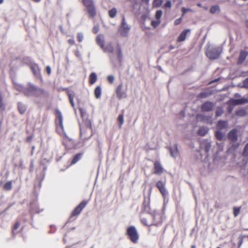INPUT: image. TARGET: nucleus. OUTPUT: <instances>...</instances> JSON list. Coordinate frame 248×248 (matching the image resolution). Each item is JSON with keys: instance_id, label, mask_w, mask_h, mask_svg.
Returning a JSON list of instances; mask_svg holds the SVG:
<instances>
[{"instance_id": "21", "label": "nucleus", "mask_w": 248, "mask_h": 248, "mask_svg": "<svg viewBox=\"0 0 248 248\" xmlns=\"http://www.w3.org/2000/svg\"><path fill=\"white\" fill-rule=\"evenodd\" d=\"M45 93H46V92L44 89L35 86V90H34V93L33 96H34L36 97H41V96H43L45 95Z\"/></svg>"}, {"instance_id": "47", "label": "nucleus", "mask_w": 248, "mask_h": 248, "mask_svg": "<svg viewBox=\"0 0 248 248\" xmlns=\"http://www.w3.org/2000/svg\"><path fill=\"white\" fill-rule=\"evenodd\" d=\"M172 4L170 0H168L166 1V2L164 4L163 7L164 8H170L171 7Z\"/></svg>"}, {"instance_id": "30", "label": "nucleus", "mask_w": 248, "mask_h": 248, "mask_svg": "<svg viewBox=\"0 0 248 248\" xmlns=\"http://www.w3.org/2000/svg\"><path fill=\"white\" fill-rule=\"evenodd\" d=\"M96 42H97V44L98 45H99V46L102 48H104L105 43H104V39L103 38H102L101 36L98 35L96 37Z\"/></svg>"}, {"instance_id": "10", "label": "nucleus", "mask_w": 248, "mask_h": 248, "mask_svg": "<svg viewBox=\"0 0 248 248\" xmlns=\"http://www.w3.org/2000/svg\"><path fill=\"white\" fill-rule=\"evenodd\" d=\"M156 186L163 197H165L168 194V192L165 188V182L158 181L156 184Z\"/></svg>"}, {"instance_id": "51", "label": "nucleus", "mask_w": 248, "mask_h": 248, "mask_svg": "<svg viewBox=\"0 0 248 248\" xmlns=\"http://www.w3.org/2000/svg\"><path fill=\"white\" fill-rule=\"evenodd\" d=\"M4 109V105L3 104L2 97L1 95L0 94V109Z\"/></svg>"}, {"instance_id": "45", "label": "nucleus", "mask_w": 248, "mask_h": 248, "mask_svg": "<svg viewBox=\"0 0 248 248\" xmlns=\"http://www.w3.org/2000/svg\"><path fill=\"white\" fill-rule=\"evenodd\" d=\"M160 23H161V21H159V20H157L156 21L153 20L151 22V25L154 28H156L160 24Z\"/></svg>"}, {"instance_id": "1", "label": "nucleus", "mask_w": 248, "mask_h": 248, "mask_svg": "<svg viewBox=\"0 0 248 248\" xmlns=\"http://www.w3.org/2000/svg\"><path fill=\"white\" fill-rule=\"evenodd\" d=\"M82 2L84 6L86 11L90 18H94L96 16V8L93 0H82Z\"/></svg>"}, {"instance_id": "48", "label": "nucleus", "mask_w": 248, "mask_h": 248, "mask_svg": "<svg viewBox=\"0 0 248 248\" xmlns=\"http://www.w3.org/2000/svg\"><path fill=\"white\" fill-rule=\"evenodd\" d=\"M107 80L110 84H112L114 80V78L112 75L108 76L107 77Z\"/></svg>"}, {"instance_id": "35", "label": "nucleus", "mask_w": 248, "mask_h": 248, "mask_svg": "<svg viewBox=\"0 0 248 248\" xmlns=\"http://www.w3.org/2000/svg\"><path fill=\"white\" fill-rule=\"evenodd\" d=\"M220 8L217 5H213L210 9V12L212 14H215L217 12H219Z\"/></svg>"}, {"instance_id": "61", "label": "nucleus", "mask_w": 248, "mask_h": 248, "mask_svg": "<svg viewBox=\"0 0 248 248\" xmlns=\"http://www.w3.org/2000/svg\"><path fill=\"white\" fill-rule=\"evenodd\" d=\"M143 2L148 3L150 0H141Z\"/></svg>"}, {"instance_id": "42", "label": "nucleus", "mask_w": 248, "mask_h": 248, "mask_svg": "<svg viewBox=\"0 0 248 248\" xmlns=\"http://www.w3.org/2000/svg\"><path fill=\"white\" fill-rule=\"evenodd\" d=\"M103 49L105 51L111 53H113V47L111 45H108L105 48L104 47Z\"/></svg>"}, {"instance_id": "17", "label": "nucleus", "mask_w": 248, "mask_h": 248, "mask_svg": "<svg viewBox=\"0 0 248 248\" xmlns=\"http://www.w3.org/2000/svg\"><path fill=\"white\" fill-rule=\"evenodd\" d=\"M228 139L232 142H235L237 140L238 136L236 129H233L229 132Z\"/></svg>"}, {"instance_id": "4", "label": "nucleus", "mask_w": 248, "mask_h": 248, "mask_svg": "<svg viewBox=\"0 0 248 248\" xmlns=\"http://www.w3.org/2000/svg\"><path fill=\"white\" fill-rule=\"evenodd\" d=\"M153 216L151 213L141 214L140 220L141 223L145 226H152L153 223Z\"/></svg>"}, {"instance_id": "63", "label": "nucleus", "mask_w": 248, "mask_h": 248, "mask_svg": "<svg viewBox=\"0 0 248 248\" xmlns=\"http://www.w3.org/2000/svg\"><path fill=\"white\" fill-rule=\"evenodd\" d=\"M239 144H237L234 147L235 148H237L239 146Z\"/></svg>"}, {"instance_id": "38", "label": "nucleus", "mask_w": 248, "mask_h": 248, "mask_svg": "<svg viewBox=\"0 0 248 248\" xmlns=\"http://www.w3.org/2000/svg\"><path fill=\"white\" fill-rule=\"evenodd\" d=\"M68 98L69 100V102H70L71 106H72L73 108H74V107H75V104L74 102V98L75 96L74 94L72 93H68Z\"/></svg>"}, {"instance_id": "56", "label": "nucleus", "mask_w": 248, "mask_h": 248, "mask_svg": "<svg viewBox=\"0 0 248 248\" xmlns=\"http://www.w3.org/2000/svg\"><path fill=\"white\" fill-rule=\"evenodd\" d=\"M32 138H33L32 136H28L26 139V141L27 142H30L31 141Z\"/></svg>"}, {"instance_id": "33", "label": "nucleus", "mask_w": 248, "mask_h": 248, "mask_svg": "<svg viewBox=\"0 0 248 248\" xmlns=\"http://www.w3.org/2000/svg\"><path fill=\"white\" fill-rule=\"evenodd\" d=\"M235 114L236 116L243 117L246 115L247 112L245 109H239L235 111Z\"/></svg>"}, {"instance_id": "34", "label": "nucleus", "mask_w": 248, "mask_h": 248, "mask_svg": "<svg viewBox=\"0 0 248 248\" xmlns=\"http://www.w3.org/2000/svg\"><path fill=\"white\" fill-rule=\"evenodd\" d=\"M124 113L120 114L118 117L117 121L119 123V128H121L122 125L124 123Z\"/></svg>"}, {"instance_id": "24", "label": "nucleus", "mask_w": 248, "mask_h": 248, "mask_svg": "<svg viewBox=\"0 0 248 248\" xmlns=\"http://www.w3.org/2000/svg\"><path fill=\"white\" fill-rule=\"evenodd\" d=\"M213 93L211 91H207L201 93L197 96L200 99L205 98L212 94Z\"/></svg>"}, {"instance_id": "12", "label": "nucleus", "mask_w": 248, "mask_h": 248, "mask_svg": "<svg viewBox=\"0 0 248 248\" xmlns=\"http://www.w3.org/2000/svg\"><path fill=\"white\" fill-rule=\"evenodd\" d=\"M35 85L30 84L28 87L25 88L23 91L24 94L26 96H31L34 95V90L35 88Z\"/></svg>"}, {"instance_id": "7", "label": "nucleus", "mask_w": 248, "mask_h": 248, "mask_svg": "<svg viewBox=\"0 0 248 248\" xmlns=\"http://www.w3.org/2000/svg\"><path fill=\"white\" fill-rule=\"evenodd\" d=\"M86 131H90L91 133H92V123L89 119L84 120L83 125L80 127V133L81 134H84Z\"/></svg>"}, {"instance_id": "64", "label": "nucleus", "mask_w": 248, "mask_h": 248, "mask_svg": "<svg viewBox=\"0 0 248 248\" xmlns=\"http://www.w3.org/2000/svg\"><path fill=\"white\" fill-rule=\"evenodd\" d=\"M197 6H199V7H201V4L200 3H198L197 4Z\"/></svg>"}, {"instance_id": "16", "label": "nucleus", "mask_w": 248, "mask_h": 248, "mask_svg": "<svg viewBox=\"0 0 248 248\" xmlns=\"http://www.w3.org/2000/svg\"><path fill=\"white\" fill-rule=\"evenodd\" d=\"M154 173L155 174H161L164 171V169L158 161H155L154 163Z\"/></svg>"}, {"instance_id": "26", "label": "nucleus", "mask_w": 248, "mask_h": 248, "mask_svg": "<svg viewBox=\"0 0 248 248\" xmlns=\"http://www.w3.org/2000/svg\"><path fill=\"white\" fill-rule=\"evenodd\" d=\"M82 155V153H78L76 154L73 157L71 162V165H74L79 160Z\"/></svg>"}, {"instance_id": "15", "label": "nucleus", "mask_w": 248, "mask_h": 248, "mask_svg": "<svg viewBox=\"0 0 248 248\" xmlns=\"http://www.w3.org/2000/svg\"><path fill=\"white\" fill-rule=\"evenodd\" d=\"M116 93L117 97L119 99H121L123 98L126 97L127 95L126 93L123 90V84H119L116 90Z\"/></svg>"}, {"instance_id": "54", "label": "nucleus", "mask_w": 248, "mask_h": 248, "mask_svg": "<svg viewBox=\"0 0 248 248\" xmlns=\"http://www.w3.org/2000/svg\"><path fill=\"white\" fill-rule=\"evenodd\" d=\"M243 87L246 88H248V78L244 80Z\"/></svg>"}, {"instance_id": "20", "label": "nucleus", "mask_w": 248, "mask_h": 248, "mask_svg": "<svg viewBox=\"0 0 248 248\" xmlns=\"http://www.w3.org/2000/svg\"><path fill=\"white\" fill-rule=\"evenodd\" d=\"M248 54V52H247L246 51L241 50L240 53L237 63L238 64H241L242 63H243L246 59Z\"/></svg>"}, {"instance_id": "18", "label": "nucleus", "mask_w": 248, "mask_h": 248, "mask_svg": "<svg viewBox=\"0 0 248 248\" xmlns=\"http://www.w3.org/2000/svg\"><path fill=\"white\" fill-rule=\"evenodd\" d=\"M190 29H185L179 35L178 37L177 38V41L178 42H183L185 40L187 34L188 33L190 32Z\"/></svg>"}, {"instance_id": "29", "label": "nucleus", "mask_w": 248, "mask_h": 248, "mask_svg": "<svg viewBox=\"0 0 248 248\" xmlns=\"http://www.w3.org/2000/svg\"><path fill=\"white\" fill-rule=\"evenodd\" d=\"M215 135L217 139L220 141L223 140L224 137V134L219 130L216 131Z\"/></svg>"}, {"instance_id": "49", "label": "nucleus", "mask_w": 248, "mask_h": 248, "mask_svg": "<svg viewBox=\"0 0 248 248\" xmlns=\"http://www.w3.org/2000/svg\"><path fill=\"white\" fill-rule=\"evenodd\" d=\"M182 10V17H184V15H185V14L187 12H188V11H191V10L190 9H189V8H186L185 7H183L181 9Z\"/></svg>"}, {"instance_id": "43", "label": "nucleus", "mask_w": 248, "mask_h": 248, "mask_svg": "<svg viewBox=\"0 0 248 248\" xmlns=\"http://www.w3.org/2000/svg\"><path fill=\"white\" fill-rule=\"evenodd\" d=\"M223 113L222 108L218 107L216 111V115L217 117L221 116Z\"/></svg>"}, {"instance_id": "11", "label": "nucleus", "mask_w": 248, "mask_h": 248, "mask_svg": "<svg viewBox=\"0 0 248 248\" xmlns=\"http://www.w3.org/2000/svg\"><path fill=\"white\" fill-rule=\"evenodd\" d=\"M153 216V225L158 226L162 223L163 221L162 215L158 213L152 214Z\"/></svg>"}, {"instance_id": "19", "label": "nucleus", "mask_w": 248, "mask_h": 248, "mask_svg": "<svg viewBox=\"0 0 248 248\" xmlns=\"http://www.w3.org/2000/svg\"><path fill=\"white\" fill-rule=\"evenodd\" d=\"M17 105L19 113L21 115L24 114L27 110V106L21 102H18Z\"/></svg>"}, {"instance_id": "3", "label": "nucleus", "mask_w": 248, "mask_h": 248, "mask_svg": "<svg viewBox=\"0 0 248 248\" xmlns=\"http://www.w3.org/2000/svg\"><path fill=\"white\" fill-rule=\"evenodd\" d=\"M126 234L132 243L136 244L138 242L139 236L135 226H130L128 227L127 228Z\"/></svg>"}, {"instance_id": "25", "label": "nucleus", "mask_w": 248, "mask_h": 248, "mask_svg": "<svg viewBox=\"0 0 248 248\" xmlns=\"http://www.w3.org/2000/svg\"><path fill=\"white\" fill-rule=\"evenodd\" d=\"M97 80V77L96 74L94 72L91 73L89 77V84L91 85H93L95 83Z\"/></svg>"}, {"instance_id": "9", "label": "nucleus", "mask_w": 248, "mask_h": 248, "mask_svg": "<svg viewBox=\"0 0 248 248\" xmlns=\"http://www.w3.org/2000/svg\"><path fill=\"white\" fill-rule=\"evenodd\" d=\"M206 54L210 59L215 60L219 57L220 53L217 48H213L208 50Z\"/></svg>"}, {"instance_id": "41", "label": "nucleus", "mask_w": 248, "mask_h": 248, "mask_svg": "<svg viewBox=\"0 0 248 248\" xmlns=\"http://www.w3.org/2000/svg\"><path fill=\"white\" fill-rule=\"evenodd\" d=\"M15 89L20 92H22L23 93L24 89H25L21 85L16 84L14 86Z\"/></svg>"}, {"instance_id": "28", "label": "nucleus", "mask_w": 248, "mask_h": 248, "mask_svg": "<svg viewBox=\"0 0 248 248\" xmlns=\"http://www.w3.org/2000/svg\"><path fill=\"white\" fill-rule=\"evenodd\" d=\"M3 189L5 191H9L12 189V181H10L6 182L3 186Z\"/></svg>"}, {"instance_id": "62", "label": "nucleus", "mask_w": 248, "mask_h": 248, "mask_svg": "<svg viewBox=\"0 0 248 248\" xmlns=\"http://www.w3.org/2000/svg\"><path fill=\"white\" fill-rule=\"evenodd\" d=\"M4 1V0H0V4H2Z\"/></svg>"}, {"instance_id": "57", "label": "nucleus", "mask_w": 248, "mask_h": 248, "mask_svg": "<svg viewBox=\"0 0 248 248\" xmlns=\"http://www.w3.org/2000/svg\"><path fill=\"white\" fill-rule=\"evenodd\" d=\"M46 72L48 75H50L51 72V68L49 66H47L46 68Z\"/></svg>"}, {"instance_id": "46", "label": "nucleus", "mask_w": 248, "mask_h": 248, "mask_svg": "<svg viewBox=\"0 0 248 248\" xmlns=\"http://www.w3.org/2000/svg\"><path fill=\"white\" fill-rule=\"evenodd\" d=\"M243 155L244 156H248V143L245 145L243 151Z\"/></svg>"}, {"instance_id": "14", "label": "nucleus", "mask_w": 248, "mask_h": 248, "mask_svg": "<svg viewBox=\"0 0 248 248\" xmlns=\"http://www.w3.org/2000/svg\"><path fill=\"white\" fill-rule=\"evenodd\" d=\"M30 68L33 75L37 78H41V69L37 64H32L30 66Z\"/></svg>"}, {"instance_id": "53", "label": "nucleus", "mask_w": 248, "mask_h": 248, "mask_svg": "<svg viewBox=\"0 0 248 248\" xmlns=\"http://www.w3.org/2000/svg\"><path fill=\"white\" fill-rule=\"evenodd\" d=\"M238 104H244L247 102V100L244 98L236 100Z\"/></svg>"}, {"instance_id": "27", "label": "nucleus", "mask_w": 248, "mask_h": 248, "mask_svg": "<svg viewBox=\"0 0 248 248\" xmlns=\"http://www.w3.org/2000/svg\"><path fill=\"white\" fill-rule=\"evenodd\" d=\"M208 131V129L205 127H200L198 131V134L200 136H204Z\"/></svg>"}, {"instance_id": "39", "label": "nucleus", "mask_w": 248, "mask_h": 248, "mask_svg": "<svg viewBox=\"0 0 248 248\" xmlns=\"http://www.w3.org/2000/svg\"><path fill=\"white\" fill-rule=\"evenodd\" d=\"M162 0H154L153 2V6L154 7H159L162 4Z\"/></svg>"}, {"instance_id": "59", "label": "nucleus", "mask_w": 248, "mask_h": 248, "mask_svg": "<svg viewBox=\"0 0 248 248\" xmlns=\"http://www.w3.org/2000/svg\"><path fill=\"white\" fill-rule=\"evenodd\" d=\"M79 111H80L81 117L83 118V115L85 113V111H84L83 109L82 108H79Z\"/></svg>"}, {"instance_id": "32", "label": "nucleus", "mask_w": 248, "mask_h": 248, "mask_svg": "<svg viewBox=\"0 0 248 248\" xmlns=\"http://www.w3.org/2000/svg\"><path fill=\"white\" fill-rule=\"evenodd\" d=\"M117 13V10L116 8H113L108 12V16L110 18H114Z\"/></svg>"}, {"instance_id": "22", "label": "nucleus", "mask_w": 248, "mask_h": 248, "mask_svg": "<svg viewBox=\"0 0 248 248\" xmlns=\"http://www.w3.org/2000/svg\"><path fill=\"white\" fill-rule=\"evenodd\" d=\"M217 128L220 130L226 129L228 127L227 121L222 120L219 121L217 123Z\"/></svg>"}, {"instance_id": "36", "label": "nucleus", "mask_w": 248, "mask_h": 248, "mask_svg": "<svg viewBox=\"0 0 248 248\" xmlns=\"http://www.w3.org/2000/svg\"><path fill=\"white\" fill-rule=\"evenodd\" d=\"M117 51L118 59L119 62H121L123 58V54L121 47L119 46H118L117 47Z\"/></svg>"}, {"instance_id": "50", "label": "nucleus", "mask_w": 248, "mask_h": 248, "mask_svg": "<svg viewBox=\"0 0 248 248\" xmlns=\"http://www.w3.org/2000/svg\"><path fill=\"white\" fill-rule=\"evenodd\" d=\"M77 39L78 42H81L83 40V36L81 33H78L77 34Z\"/></svg>"}, {"instance_id": "8", "label": "nucleus", "mask_w": 248, "mask_h": 248, "mask_svg": "<svg viewBox=\"0 0 248 248\" xmlns=\"http://www.w3.org/2000/svg\"><path fill=\"white\" fill-rule=\"evenodd\" d=\"M150 199L144 198L143 202L141 204V214L150 213L151 207L150 205Z\"/></svg>"}, {"instance_id": "40", "label": "nucleus", "mask_w": 248, "mask_h": 248, "mask_svg": "<svg viewBox=\"0 0 248 248\" xmlns=\"http://www.w3.org/2000/svg\"><path fill=\"white\" fill-rule=\"evenodd\" d=\"M162 15V11L161 10H158L156 11L155 14V17L157 20L161 21L160 18Z\"/></svg>"}, {"instance_id": "58", "label": "nucleus", "mask_w": 248, "mask_h": 248, "mask_svg": "<svg viewBox=\"0 0 248 248\" xmlns=\"http://www.w3.org/2000/svg\"><path fill=\"white\" fill-rule=\"evenodd\" d=\"M210 146H211L210 143H208L205 147V150L206 152L207 153L209 151Z\"/></svg>"}, {"instance_id": "6", "label": "nucleus", "mask_w": 248, "mask_h": 248, "mask_svg": "<svg viewBox=\"0 0 248 248\" xmlns=\"http://www.w3.org/2000/svg\"><path fill=\"white\" fill-rule=\"evenodd\" d=\"M130 30V27L126 23L124 16H123L122 23L119 30L120 34L123 37H126L127 36Z\"/></svg>"}, {"instance_id": "31", "label": "nucleus", "mask_w": 248, "mask_h": 248, "mask_svg": "<svg viewBox=\"0 0 248 248\" xmlns=\"http://www.w3.org/2000/svg\"><path fill=\"white\" fill-rule=\"evenodd\" d=\"M101 95V88L100 86H97L94 89V95L97 98H100Z\"/></svg>"}, {"instance_id": "55", "label": "nucleus", "mask_w": 248, "mask_h": 248, "mask_svg": "<svg viewBox=\"0 0 248 248\" xmlns=\"http://www.w3.org/2000/svg\"><path fill=\"white\" fill-rule=\"evenodd\" d=\"M68 42L71 46L74 45L75 44V40L73 38L68 39Z\"/></svg>"}, {"instance_id": "60", "label": "nucleus", "mask_w": 248, "mask_h": 248, "mask_svg": "<svg viewBox=\"0 0 248 248\" xmlns=\"http://www.w3.org/2000/svg\"><path fill=\"white\" fill-rule=\"evenodd\" d=\"M243 237H241L240 239L239 242H238V248H240V247L241 246V245L243 243Z\"/></svg>"}, {"instance_id": "44", "label": "nucleus", "mask_w": 248, "mask_h": 248, "mask_svg": "<svg viewBox=\"0 0 248 248\" xmlns=\"http://www.w3.org/2000/svg\"><path fill=\"white\" fill-rule=\"evenodd\" d=\"M19 226L20 223L19 221H17L15 223L12 230V233L14 235H15L14 231L16 230L19 228Z\"/></svg>"}, {"instance_id": "52", "label": "nucleus", "mask_w": 248, "mask_h": 248, "mask_svg": "<svg viewBox=\"0 0 248 248\" xmlns=\"http://www.w3.org/2000/svg\"><path fill=\"white\" fill-rule=\"evenodd\" d=\"M183 18V17H182L181 16L180 18L176 19L174 22V25H179L180 24H181L182 22Z\"/></svg>"}, {"instance_id": "23", "label": "nucleus", "mask_w": 248, "mask_h": 248, "mask_svg": "<svg viewBox=\"0 0 248 248\" xmlns=\"http://www.w3.org/2000/svg\"><path fill=\"white\" fill-rule=\"evenodd\" d=\"M169 150L170 154L172 157H176L178 156L179 152L177 145H174L173 147H170Z\"/></svg>"}, {"instance_id": "13", "label": "nucleus", "mask_w": 248, "mask_h": 248, "mask_svg": "<svg viewBox=\"0 0 248 248\" xmlns=\"http://www.w3.org/2000/svg\"><path fill=\"white\" fill-rule=\"evenodd\" d=\"M214 107V104L210 101L205 102L202 105L201 110L203 112L211 111Z\"/></svg>"}, {"instance_id": "2", "label": "nucleus", "mask_w": 248, "mask_h": 248, "mask_svg": "<svg viewBox=\"0 0 248 248\" xmlns=\"http://www.w3.org/2000/svg\"><path fill=\"white\" fill-rule=\"evenodd\" d=\"M56 124L57 125V131L60 135H63L66 139H68L66 134L64 132V127L63 125L62 116L61 112L59 110L56 111Z\"/></svg>"}, {"instance_id": "37", "label": "nucleus", "mask_w": 248, "mask_h": 248, "mask_svg": "<svg viewBox=\"0 0 248 248\" xmlns=\"http://www.w3.org/2000/svg\"><path fill=\"white\" fill-rule=\"evenodd\" d=\"M241 207H236L234 206L233 208V214L235 217L238 216V215L240 214L241 211Z\"/></svg>"}, {"instance_id": "5", "label": "nucleus", "mask_w": 248, "mask_h": 248, "mask_svg": "<svg viewBox=\"0 0 248 248\" xmlns=\"http://www.w3.org/2000/svg\"><path fill=\"white\" fill-rule=\"evenodd\" d=\"M88 202L89 201L88 200H83L80 202L79 204L72 211L70 215V217L72 218L79 215L82 210L88 203Z\"/></svg>"}]
</instances>
